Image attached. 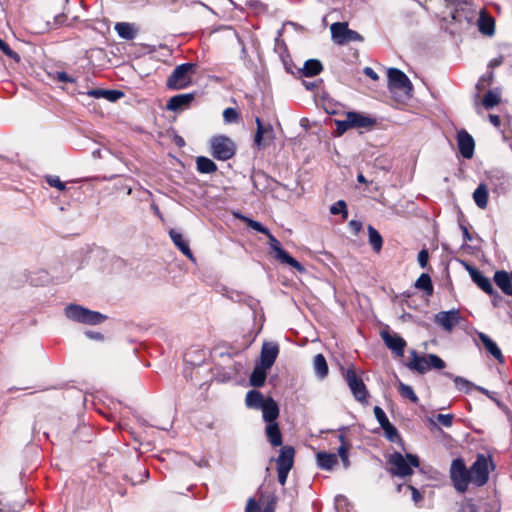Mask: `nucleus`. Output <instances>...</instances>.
Instances as JSON below:
<instances>
[{
    "label": "nucleus",
    "instance_id": "nucleus-10",
    "mask_svg": "<svg viewBox=\"0 0 512 512\" xmlns=\"http://www.w3.org/2000/svg\"><path fill=\"white\" fill-rule=\"evenodd\" d=\"M491 461L483 454H478L475 462L470 467L472 483L481 487L484 486L489 479V466Z\"/></svg>",
    "mask_w": 512,
    "mask_h": 512
},
{
    "label": "nucleus",
    "instance_id": "nucleus-40",
    "mask_svg": "<svg viewBox=\"0 0 512 512\" xmlns=\"http://www.w3.org/2000/svg\"><path fill=\"white\" fill-rule=\"evenodd\" d=\"M330 213L333 215L341 214L342 218L347 217V205L345 201L339 200L330 207Z\"/></svg>",
    "mask_w": 512,
    "mask_h": 512
},
{
    "label": "nucleus",
    "instance_id": "nucleus-28",
    "mask_svg": "<svg viewBox=\"0 0 512 512\" xmlns=\"http://www.w3.org/2000/svg\"><path fill=\"white\" fill-rule=\"evenodd\" d=\"M115 31L125 40H133L136 36V29L133 24L127 22H119L115 25Z\"/></svg>",
    "mask_w": 512,
    "mask_h": 512
},
{
    "label": "nucleus",
    "instance_id": "nucleus-13",
    "mask_svg": "<svg viewBox=\"0 0 512 512\" xmlns=\"http://www.w3.org/2000/svg\"><path fill=\"white\" fill-rule=\"evenodd\" d=\"M385 345L396 355L402 356L406 341L398 334H391L388 331H381L380 333Z\"/></svg>",
    "mask_w": 512,
    "mask_h": 512
},
{
    "label": "nucleus",
    "instance_id": "nucleus-55",
    "mask_svg": "<svg viewBox=\"0 0 512 512\" xmlns=\"http://www.w3.org/2000/svg\"><path fill=\"white\" fill-rule=\"evenodd\" d=\"M489 120L491 122V124L495 127H499L500 124H501V120H500V117L497 116V115H493V114H489Z\"/></svg>",
    "mask_w": 512,
    "mask_h": 512
},
{
    "label": "nucleus",
    "instance_id": "nucleus-44",
    "mask_svg": "<svg viewBox=\"0 0 512 512\" xmlns=\"http://www.w3.org/2000/svg\"><path fill=\"white\" fill-rule=\"evenodd\" d=\"M223 118L226 123H233L237 122L239 114L234 108L229 107L223 111Z\"/></svg>",
    "mask_w": 512,
    "mask_h": 512
},
{
    "label": "nucleus",
    "instance_id": "nucleus-47",
    "mask_svg": "<svg viewBox=\"0 0 512 512\" xmlns=\"http://www.w3.org/2000/svg\"><path fill=\"white\" fill-rule=\"evenodd\" d=\"M46 181L51 187L57 188L60 191L66 189L65 183H63L58 176H47Z\"/></svg>",
    "mask_w": 512,
    "mask_h": 512
},
{
    "label": "nucleus",
    "instance_id": "nucleus-29",
    "mask_svg": "<svg viewBox=\"0 0 512 512\" xmlns=\"http://www.w3.org/2000/svg\"><path fill=\"white\" fill-rule=\"evenodd\" d=\"M323 70L322 63L317 59H309L304 63L301 73L305 77H313Z\"/></svg>",
    "mask_w": 512,
    "mask_h": 512
},
{
    "label": "nucleus",
    "instance_id": "nucleus-32",
    "mask_svg": "<svg viewBox=\"0 0 512 512\" xmlns=\"http://www.w3.org/2000/svg\"><path fill=\"white\" fill-rule=\"evenodd\" d=\"M196 166L198 172L202 174H211L217 170V165L211 159L204 156L197 157Z\"/></svg>",
    "mask_w": 512,
    "mask_h": 512
},
{
    "label": "nucleus",
    "instance_id": "nucleus-52",
    "mask_svg": "<svg viewBox=\"0 0 512 512\" xmlns=\"http://www.w3.org/2000/svg\"><path fill=\"white\" fill-rule=\"evenodd\" d=\"M361 39H362V37L360 36L359 33H357L356 31L348 29V32H347L346 38H345V43L351 42V41H358V40H361Z\"/></svg>",
    "mask_w": 512,
    "mask_h": 512
},
{
    "label": "nucleus",
    "instance_id": "nucleus-53",
    "mask_svg": "<svg viewBox=\"0 0 512 512\" xmlns=\"http://www.w3.org/2000/svg\"><path fill=\"white\" fill-rule=\"evenodd\" d=\"M246 512H260L259 505L254 499L250 498L248 500L247 506H246Z\"/></svg>",
    "mask_w": 512,
    "mask_h": 512
},
{
    "label": "nucleus",
    "instance_id": "nucleus-62",
    "mask_svg": "<svg viewBox=\"0 0 512 512\" xmlns=\"http://www.w3.org/2000/svg\"><path fill=\"white\" fill-rule=\"evenodd\" d=\"M236 217L239 218V219H242L246 222V224H249V225H252V224H260L259 222L257 221H254V220H251V219H248V218H244V217H241L239 215L236 214Z\"/></svg>",
    "mask_w": 512,
    "mask_h": 512
},
{
    "label": "nucleus",
    "instance_id": "nucleus-9",
    "mask_svg": "<svg viewBox=\"0 0 512 512\" xmlns=\"http://www.w3.org/2000/svg\"><path fill=\"white\" fill-rule=\"evenodd\" d=\"M268 245L271 249V252L274 253V257L276 260H278L282 264H287V265L295 268L299 273H304L306 271L305 267L299 261H297L292 256H290L282 248L281 243L272 234H269Z\"/></svg>",
    "mask_w": 512,
    "mask_h": 512
},
{
    "label": "nucleus",
    "instance_id": "nucleus-6",
    "mask_svg": "<svg viewBox=\"0 0 512 512\" xmlns=\"http://www.w3.org/2000/svg\"><path fill=\"white\" fill-rule=\"evenodd\" d=\"M211 155L220 161L231 159L236 153L235 143L225 135H217L210 139Z\"/></svg>",
    "mask_w": 512,
    "mask_h": 512
},
{
    "label": "nucleus",
    "instance_id": "nucleus-21",
    "mask_svg": "<svg viewBox=\"0 0 512 512\" xmlns=\"http://www.w3.org/2000/svg\"><path fill=\"white\" fill-rule=\"evenodd\" d=\"M316 463L320 469L330 471L338 464V456L335 453L320 451L316 455Z\"/></svg>",
    "mask_w": 512,
    "mask_h": 512
},
{
    "label": "nucleus",
    "instance_id": "nucleus-26",
    "mask_svg": "<svg viewBox=\"0 0 512 512\" xmlns=\"http://www.w3.org/2000/svg\"><path fill=\"white\" fill-rule=\"evenodd\" d=\"M268 369L269 368H264L261 364L256 365L249 378L250 385L255 388L262 387L265 383Z\"/></svg>",
    "mask_w": 512,
    "mask_h": 512
},
{
    "label": "nucleus",
    "instance_id": "nucleus-15",
    "mask_svg": "<svg viewBox=\"0 0 512 512\" xmlns=\"http://www.w3.org/2000/svg\"><path fill=\"white\" fill-rule=\"evenodd\" d=\"M193 100L194 94L192 93L175 95L168 100L166 109L173 112H179L189 108Z\"/></svg>",
    "mask_w": 512,
    "mask_h": 512
},
{
    "label": "nucleus",
    "instance_id": "nucleus-17",
    "mask_svg": "<svg viewBox=\"0 0 512 512\" xmlns=\"http://www.w3.org/2000/svg\"><path fill=\"white\" fill-rule=\"evenodd\" d=\"M169 235L174 245L189 259L194 260L192 251L189 247V241L182 234L179 229L172 228L169 230Z\"/></svg>",
    "mask_w": 512,
    "mask_h": 512
},
{
    "label": "nucleus",
    "instance_id": "nucleus-61",
    "mask_svg": "<svg viewBox=\"0 0 512 512\" xmlns=\"http://www.w3.org/2000/svg\"><path fill=\"white\" fill-rule=\"evenodd\" d=\"M86 335L92 339H102V335L98 332H86Z\"/></svg>",
    "mask_w": 512,
    "mask_h": 512
},
{
    "label": "nucleus",
    "instance_id": "nucleus-2",
    "mask_svg": "<svg viewBox=\"0 0 512 512\" xmlns=\"http://www.w3.org/2000/svg\"><path fill=\"white\" fill-rule=\"evenodd\" d=\"M65 316L74 322L86 325H97L106 320L100 312L90 310L78 304H69L64 309Z\"/></svg>",
    "mask_w": 512,
    "mask_h": 512
},
{
    "label": "nucleus",
    "instance_id": "nucleus-37",
    "mask_svg": "<svg viewBox=\"0 0 512 512\" xmlns=\"http://www.w3.org/2000/svg\"><path fill=\"white\" fill-rule=\"evenodd\" d=\"M494 81V72L488 71L486 74L482 75L477 84H476V90L477 94L476 97H479V94L481 91L485 90L487 87H489Z\"/></svg>",
    "mask_w": 512,
    "mask_h": 512
},
{
    "label": "nucleus",
    "instance_id": "nucleus-27",
    "mask_svg": "<svg viewBox=\"0 0 512 512\" xmlns=\"http://www.w3.org/2000/svg\"><path fill=\"white\" fill-rule=\"evenodd\" d=\"M313 370L317 378L324 379L327 377L329 368L325 357L322 354H317L313 358Z\"/></svg>",
    "mask_w": 512,
    "mask_h": 512
},
{
    "label": "nucleus",
    "instance_id": "nucleus-59",
    "mask_svg": "<svg viewBox=\"0 0 512 512\" xmlns=\"http://www.w3.org/2000/svg\"><path fill=\"white\" fill-rule=\"evenodd\" d=\"M251 227L260 233L266 234L267 237H269V234H271L269 229L267 228V226H251Z\"/></svg>",
    "mask_w": 512,
    "mask_h": 512
},
{
    "label": "nucleus",
    "instance_id": "nucleus-38",
    "mask_svg": "<svg viewBox=\"0 0 512 512\" xmlns=\"http://www.w3.org/2000/svg\"><path fill=\"white\" fill-rule=\"evenodd\" d=\"M256 124H257V131H256V134H255V139H254V142H255V145L257 147H261L262 146V140H263V135L265 133H271L272 132V128L270 125L268 126H263L262 122H261V119L260 118H256Z\"/></svg>",
    "mask_w": 512,
    "mask_h": 512
},
{
    "label": "nucleus",
    "instance_id": "nucleus-56",
    "mask_svg": "<svg viewBox=\"0 0 512 512\" xmlns=\"http://www.w3.org/2000/svg\"><path fill=\"white\" fill-rule=\"evenodd\" d=\"M364 73H365L368 77H370L371 79H373V80H377V79H378V75H377V73H376L372 68H370V67H366V68L364 69Z\"/></svg>",
    "mask_w": 512,
    "mask_h": 512
},
{
    "label": "nucleus",
    "instance_id": "nucleus-1",
    "mask_svg": "<svg viewBox=\"0 0 512 512\" xmlns=\"http://www.w3.org/2000/svg\"><path fill=\"white\" fill-rule=\"evenodd\" d=\"M335 125L338 135H342L350 129L370 131L377 125V119L363 112L349 111L345 114V119L335 120Z\"/></svg>",
    "mask_w": 512,
    "mask_h": 512
},
{
    "label": "nucleus",
    "instance_id": "nucleus-60",
    "mask_svg": "<svg viewBox=\"0 0 512 512\" xmlns=\"http://www.w3.org/2000/svg\"><path fill=\"white\" fill-rule=\"evenodd\" d=\"M460 228L462 229V232H463V235H464L465 240L471 241V240H472V237H471V236H470V234H469V231H468V229H467V226H460Z\"/></svg>",
    "mask_w": 512,
    "mask_h": 512
},
{
    "label": "nucleus",
    "instance_id": "nucleus-46",
    "mask_svg": "<svg viewBox=\"0 0 512 512\" xmlns=\"http://www.w3.org/2000/svg\"><path fill=\"white\" fill-rule=\"evenodd\" d=\"M453 419H454L453 414H438L436 416L437 422L446 428H449L452 426Z\"/></svg>",
    "mask_w": 512,
    "mask_h": 512
},
{
    "label": "nucleus",
    "instance_id": "nucleus-24",
    "mask_svg": "<svg viewBox=\"0 0 512 512\" xmlns=\"http://www.w3.org/2000/svg\"><path fill=\"white\" fill-rule=\"evenodd\" d=\"M478 28L484 35L491 36L494 34L495 21L493 17L487 15L483 10L480 12L478 18Z\"/></svg>",
    "mask_w": 512,
    "mask_h": 512
},
{
    "label": "nucleus",
    "instance_id": "nucleus-11",
    "mask_svg": "<svg viewBox=\"0 0 512 512\" xmlns=\"http://www.w3.org/2000/svg\"><path fill=\"white\" fill-rule=\"evenodd\" d=\"M388 81L391 91L400 90L406 96H410L412 91V84L406 74L401 70L397 68H390L388 70Z\"/></svg>",
    "mask_w": 512,
    "mask_h": 512
},
{
    "label": "nucleus",
    "instance_id": "nucleus-45",
    "mask_svg": "<svg viewBox=\"0 0 512 512\" xmlns=\"http://www.w3.org/2000/svg\"><path fill=\"white\" fill-rule=\"evenodd\" d=\"M373 411H374L375 418L381 427L390 422L389 419L387 418L384 410L381 407L375 406Z\"/></svg>",
    "mask_w": 512,
    "mask_h": 512
},
{
    "label": "nucleus",
    "instance_id": "nucleus-51",
    "mask_svg": "<svg viewBox=\"0 0 512 512\" xmlns=\"http://www.w3.org/2000/svg\"><path fill=\"white\" fill-rule=\"evenodd\" d=\"M290 470L289 469H277V473H278V482L281 484V485H285L286 481H287V477H288V474H289Z\"/></svg>",
    "mask_w": 512,
    "mask_h": 512
},
{
    "label": "nucleus",
    "instance_id": "nucleus-22",
    "mask_svg": "<svg viewBox=\"0 0 512 512\" xmlns=\"http://www.w3.org/2000/svg\"><path fill=\"white\" fill-rule=\"evenodd\" d=\"M477 336L488 353H490L499 362H503V355L497 344L485 333L478 332Z\"/></svg>",
    "mask_w": 512,
    "mask_h": 512
},
{
    "label": "nucleus",
    "instance_id": "nucleus-42",
    "mask_svg": "<svg viewBox=\"0 0 512 512\" xmlns=\"http://www.w3.org/2000/svg\"><path fill=\"white\" fill-rule=\"evenodd\" d=\"M337 452H338L337 456L340 457L344 468L347 469L350 466V461H349V457H348L349 446L348 445H340Z\"/></svg>",
    "mask_w": 512,
    "mask_h": 512
},
{
    "label": "nucleus",
    "instance_id": "nucleus-4",
    "mask_svg": "<svg viewBox=\"0 0 512 512\" xmlns=\"http://www.w3.org/2000/svg\"><path fill=\"white\" fill-rule=\"evenodd\" d=\"M410 354L411 359L407 367L420 374H424L430 369L442 370L446 367V363L436 354L420 356L415 350H412Z\"/></svg>",
    "mask_w": 512,
    "mask_h": 512
},
{
    "label": "nucleus",
    "instance_id": "nucleus-31",
    "mask_svg": "<svg viewBox=\"0 0 512 512\" xmlns=\"http://www.w3.org/2000/svg\"><path fill=\"white\" fill-rule=\"evenodd\" d=\"M331 34L334 41L338 44H344L348 26L346 23L336 22L331 25Z\"/></svg>",
    "mask_w": 512,
    "mask_h": 512
},
{
    "label": "nucleus",
    "instance_id": "nucleus-3",
    "mask_svg": "<svg viewBox=\"0 0 512 512\" xmlns=\"http://www.w3.org/2000/svg\"><path fill=\"white\" fill-rule=\"evenodd\" d=\"M388 463L391 465V474L406 477L413 473L412 467L419 466V459L410 453L403 456L400 452H394L389 456Z\"/></svg>",
    "mask_w": 512,
    "mask_h": 512
},
{
    "label": "nucleus",
    "instance_id": "nucleus-18",
    "mask_svg": "<svg viewBox=\"0 0 512 512\" xmlns=\"http://www.w3.org/2000/svg\"><path fill=\"white\" fill-rule=\"evenodd\" d=\"M295 450L292 446H283L276 459L277 469L291 470L294 463Z\"/></svg>",
    "mask_w": 512,
    "mask_h": 512
},
{
    "label": "nucleus",
    "instance_id": "nucleus-64",
    "mask_svg": "<svg viewBox=\"0 0 512 512\" xmlns=\"http://www.w3.org/2000/svg\"><path fill=\"white\" fill-rule=\"evenodd\" d=\"M357 181H358L359 183H363V184H366V183H367V180H366V178L364 177V175H363L362 173H359V174L357 175Z\"/></svg>",
    "mask_w": 512,
    "mask_h": 512
},
{
    "label": "nucleus",
    "instance_id": "nucleus-54",
    "mask_svg": "<svg viewBox=\"0 0 512 512\" xmlns=\"http://www.w3.org/2000/svg\"><path fill=\"white\" fill-rule=\"evenodd\" d=\"M409 489L412 492V499L415 503H418L422 499L421 493L413 486H409Z\"/></svg>",
    "mask_w": 512,
    "mask_h": 512
},
{
    "label": "nucleus",
    "instance_id": "nucleus-20",
    "mask_svg": "<svg viewBox=\"0 0 512 512\" xmlns=\"http://www.w3.org/2000/svg\"><path fill=\"white\" fill-rule=\"evenodd\" d=\"M260 410L262 411L263 420L267 424L276 422L279 416V406L273 398L268 397L266 403Z\"/></svg>",
    "mask_w": 512,
    "mask_h": 512
},
{
    "label": "nucleus",
    "instance_id": "nucleus-16",
    "mask_svg": "<svg viewBox=\"0 0 512 512\" xmlns=\"http://www.w3.org/2000/svg\"><path fill=\"white\" fill-rule=\"evenodd\" d=\"M279 353V347L276 343H264L261 349L260 364L264 368H271Z\"/></svg>",
    "mask_w": 512,
    "mask_h": 512
},
{
    "label": "nucleus",
    "instance_id": "nucleus-63",
    "mask_svg": "<svg viewBox=\"0 0 512 512\" xmlns=\"http://www.w3.org/2000/svg\"><path fill=\"white\" fill-rule=\"evenodd\" d=\"M474 388L477 389L478 391H480L481 393H483L484 395H487V396L490 395V392L486 388H483L480 386H474Z\"/></svg>",
    "mask_w": 512,
    "mask_h": 512
},
{
    "label": "nucleus",
    "instance_id": "nucleus-14",
    "mask_svg": "<svg viewBox=\"0 0 512 512\" xmlns=\"http://www.w3.org/2000/svg\"><path fill=\"white\" fill-rule=\"evenodd\" d=\"M457 144L459 152L464 158L470 159L473 156L475 143L467 131L461 130L457 133Z\"/></svg>",
    "mask_w": 512,
    "mask_h": 512
},
{
    "label": "nucleus",
    "instance_id": "nucleus-57",
    "mask_svg": "<svg viewBox=\"0 0 512 512\" xmlns=\"http://www.w3.org/2000/svg\"><path fill=\"white\" fill-rule=\"evenodd\" d=\"M58 80L62 82H73V79L66 72L58 73Z\"/></svg>",
    "mask_w": 512,
    "mask_h": 512
},
{
    "label": "nucleus",
    "instance_id": "nucleus-23",
    "mask_svg": "<svg viewBox=\"0 0 512 512\" xmlns=\"http://www.w3.org/2000/svg\"><path fill=\"white\" fill-rule=\"evenodd\" d=\"M266 401L267 398H265L260 391L255 389L248 391L245 397L246 406L255 410H260Z\"/></svg>",
    "mask_w": 512,
    "mask_h": 512
},
{
    "label": "nucleus",
    "instance_id": "nucleus-41",
    "mask_svg": "<svg viewBox=\"0 0 512 512\" xmlns=\"http://www.w3.org/2000/svg\"><path fill=\"white\" fill-rule=\"evenodd\" d=\"M381 428L384 430L385 436L389 441L395 442L397 439H399L398 430L390 422Z\"/></svg>",
    "mask_w": 512,
    "mask_h": 512
},
{
    "label": "nucleus",
    "instance_id": "nucleus-19",
    "mask_svg": "<svg viewBox=\"0 0 512 512\" xmlns=\"http://www.w3.org/2000/svg\"><path fill=\"white\" fill-rule=\"evenodd\" d=\"M469 274L475 284L482 289L485 293L492 295L494 289L489 278L484 276L478 269L474 267H467Z\"/></svg>",
    "mask_w": 512,
    "mask_h": 512
},
{
    "label": "nucleus",
    "instance_id": "nucleus-35",
    "mask_svg": "<svg viewBox=\"0 0 512 512\" xmlns=\"http://www.w3.org/2000/svg\"><path fill=\"white\" fill-rule=\"evenodd\" d=\"M415 287L423 290L427 296H431L433 294V284L430 276L426 273L421 274L416 280Z\"/></svg>",
    "mask_w": 512,
    "mask_h": 512
},
{
    "label": "nucleus",
    "instance_id": "nucleus-43",
    "mask_svg": "<svg viewBox=\"0 0 512 512\" xmlns=\"http://www.w3.org/2000/svg\"><path fill=\"white\" fill-rule=\"evenodd\" d=\"M0 50L6 55L8 56L9 58L15 60V61H19L20 60V57L19 55L14 52L10 46L5 42L3 41L2 39H0Z\"/></svg>",
    "mask_w": 512,
    "mask_h": 512
},
{
    "label": "nucleus",
    "instance_id": "nucleus-12",
    "mask_svg": "<svg viewBox=\"0 0 512 512\" xmlns=\"http://www.w3.org/2000/svg\"><path fill=\"white\" fill-rule=\"evenodd\" d=\"M462 320L458 309L440 311L434 317V322L445 331L451 332Z\"/></svg>",
    "mask_w": 512,
    "mask_h": 512
},
{
    "label": "nucleus",
    "instance_id": "nucleus-39",
    "mask_svg": "<svg viewBox=\"0 0 512 512\" xmlns=\"http://www.w3.org/2000/svg\"><path fill=\"white\" fill-rule=\"evenodd\" d=\"M398 390L402 397L409 399L413 403L418 402L419 399L410 385L401 382L399 383Z\"/></svg>",
    "mask_w": 512,
    "mask_h": 512
},
{
    "label": "nucleus",
    "instance_id": "nucleus-49",
    "mask_svg": "<svg viewBox=\"0 0 512 512\" xmlns=\"http://www.w3.org/2000/svg\"><path fill=\"white\" fill-rule=\"evenodd\" d=\"M123 96V93L118 90H105L104 92V98L108 99L109 101H116L119 98Z\"/></svg>",
    "mask_w": 512,
    "mask_h": 512
},
{
    "label": "nucleus",
    "instance_id": "nucleus-36",
    "mask_svg": "<svg viewBox=\"0 0 512 512\" xmlns=\"http://www.w3.org/2000/svg\"><path fill=\"white\" fill-rule=\"evenodd\" d=\"M369 243L375 252H380L383 245V239L374 226H368Z\"/></svg>",
    "mask_w": 512,
    "mask_h": 512
},
{
    "label": "nucleus",
    "instance_id": "nucleus-50",
    "mask_svg": "<svg viewBox=\"0 0 512 512\" xmlns=\"http://www.w3.org/2000/svg\"><path fill=\"white\" fill-rule=\"evenodd\" d=\"M503 61H504V57L502 55L490 60L488 63L489 71H493V69H495L496 67H499L503 63Z\"/></svg>",
    "mask_w": 512,
    "mask_h": 512
},
{
    "label": "nucleus",
    "instance_id": "nucleus-30",
    "mask_svg": "<svg viewBox=\"0 0 512 512\" xmlns=\"http://www.w3.org/2000/svg\"><path fill=\"white\" fill-rule=\"evenodd\" d=\"M500 100L501 90L499 88H495L487 91L482 99V105L485 109H492L500 103Z\"/></svg>",
    "mask_w": 512,
    "mask_h": 512
},
{
    "label": "nucleus",
    "instance_id": "nucleus-48",
    "mask_svg": "<svg viewBox=\"0 0 512 512\" xmlns=\"http://www.w3.org/2000/svg\"><path fill=\"white\" fill-rule=\"evenodd\" d=\"M418 263L420 265L421 268H426L427 264H428V260H429V253H428V250L427 249H422L419 253H418Z\"/></svg>",
    "mask_w": 512,
    "mask_h": 512
},
{
    "label": "nucleus",
    "instance_id": "nucleus-5",
    "mask_svg": "<svg viewBox=\"0 0 512 512\" xmlns=\"http://www.w3.org/2000/svg\"><path fill=\"white\" fill-rule=\"evenodd\" d=\"M449 474L455 490L459 493H465L469 484L472 483V477L463 458H456L452 461Z\"/></svg>",
    "mask_w": 512,
    "mask_h": 512
},
{
    "label": "nucleus",
    "instance_id": "nucleus-25",
    "mask_svg": "<svg viewBox=\"0 0 512 512\" xmlns=\"http://www.w3.org/2000/svg\"><path fill=\"white\" fill-rule=\"evenodd\" d=\"M265 433L272 446L278 447L282 445V434L277 422L268 423L265 428Z\"/></svg>",
    "mask_w": 512,
    "mask_h": 512
},
{
    "label": "nucleus",
    "instance_id": "nucleus-8",
    "mask_svg": "<svg viewBox=\"0 0 512 512\" xmlns=\"http://www.w3.org/2000/svg\"><path fill=\"white\" fill-rule=\"evenodd\" d=\"M343 377L347 382L355 400L362 404L367 403V398L369 396L368 390L362 378L356 374L355 370L353 368L347 369L343 373Z\"/></svg>",
    "mask_w": 512,
    "mask_h": 512
},
{
    "label": "nucleus",
    "instance_id": "nucleus-34",
    "mask_svg": "<svg viewBox=\"0 0 512 512\" xmlns=\"http://www.w3.org/2000/svg\"><path fill=\"white\" fill-rule=\"evenodd\" d=\"M473 199L476 205L484 209L488 203V190L484 184H480L473 193Z\"/></svg>",
    "mask_w": 512,
    "mask_h": 512
},
{
    "label": "nucleus",
    "instance_id": "nucleus-58",
    "mask_svg": "<svg viewBox=\"0 0 512 512\" xmlns=\"http://www.w3.org/2000/svg\"><path fill=\"white\" fill-rule=\"evenodd\" d=\"M104 92H105V90L95 89V90L89 91L88 95L96 97V98H99V97H103L104 96Z\"/></svg>",
    "mask_w": 512,
    "mask_h": 512
},
{
    "label": "nucleus",
    "instance_id": "nucleus-7",
    "mask_svg": "<svg viewBox=\"0 0 512 512\" xmlns=\"http://www.w3.org/2000/svg\"><path fill=\"white\" fill-rule=\"evenodd\" d=\"M196 64L183 63L178 65L167 79V87L173 90H180L188 87L191 83V74L195 72Z\"/></svg>",
    "mask_w": 512,
    "mask_h": 512
},
{
    "label": "nucleus",
    "instance_id": "nucleus-33",
    "mask_svg": "<svg viewBox=\"0 0 512 512\" xmlns=\"http://www.w3.org/2000/svg\"><path fill=\"white\" fill-rule=\"evenodd\" d=\"M444 375L452 379L455 387L461 392L469 393L474 388V384L472 382L461 376H454L450 372H445Z\"/></svg>",
    "mask_w": 512,
    "mask_h": 512
}]
</instances>
